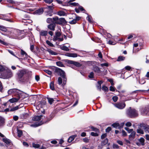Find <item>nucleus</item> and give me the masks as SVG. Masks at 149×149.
Masks as SVG:
<instances>
[{
	"instance_id": "obj_1",
	"label": "nucleus",
	"mask_w": 149,
	"mask_h": 149,
	"mask_svg": "<svg viewBox=\"0 0 149 149\" xmlns=\"http://www.w3.org/2000/svg\"><path fill=\"white\" fill-rule=\"evenodd\" d=\"M18 78L19 81L23 82L30 83V79L31 76V73L27 72L25 70L19 71L17 73Z\"/></svg>"
},
{
	"instance_id": "obj_2",
	"label": "nucleus",
	"mask_w": 149,
	"mask_h": 149,
	"mask_svg": "<svg viewBox=\"0 0 149 149\" xmlns=\"http://www.w3.org/2000/svg\"><path fill=\"white\" fill-rule=\"evenodd\" d=\"M13 76L12 71L10 69L6 67L4 71L2 72L0 78L4 79H8L11 78Z\"/></svg>"
},
{
	"instance_id": "obj_3",
	"label": "nucleus",
	"mask_w": 149,
	"mask_h": 149,
	"mask_svg": "<svg viewBox=\"0 0 149 149\" xmlns=\"http://www.w3.org/2000/svg\"><path fill=\"white\" fill-rule=\"evenodd\" d=\"M127 113L128 116L131 118H134L138 116V111L135 109L130 107L128 109Z\"/></svg>"
},
{
	"instance_id": "obj_4",
	"label": "nucleus",
	"mask_w": 149,
	"mask_h": 149,
	"mask_svg": "<svg viewBox=\"0 0 149 149\" xmlns=\"http://www.w3.org/2000/svg\"><path fill=\"white\" fill-rule=\"evenodd\" d=\"M8 93L10 95L13 94L14 95H20L24 93L22 91L16 88L10 89L8 91Z\"/></svg>"
},
{
	"instance_id": "obj_5",
	"label": "nucleus",
	"mask_w": 149,
	"mask_h": 149,
	"mask_svg": "<svg viewBox=\"0 0 149 149\" xmlns=\"http://www.w3.org/2000/svg\"><path fill=\"white\" fill-rule=\"evenodd\" d=\"M54 72L63 78L64 81H66V79L65 77V72L63 70L58 68L56 67L54 69Z\"/></svg>"
},
{
	"instance_id": "obj_6",
	"label": "nucleus",
	"mask_w": 149,
	"mask_h": 149,
	"mask_svg": "<svg viewBox=\"0 0 149 149\" xmlns=\"http://www.w3.org/2000/svg\"><path fill=\"white\" fill-rule=\"evenodd\" d=\"M116 107L120 109H122L125 107L126 105L125 103L118 102L113 104Z\"/></svg>"
},
{
	"instance_id": "obj_7",
	"label": "nucleus",
	"mask_w": 149,
	"mask_h": 149,
	"mask_svg": "<svg viewBox=\"0 0 149 149\" xmlns=\"http://www.w3.org/2000/svg\"><path fill=\"white\" fill-rule=\"evenodd\" d=\"M149 111V109L148 107H146L144 109H142L140 110L141 114L142 115H149L148 114Z\"/></svg>"
},
{
	"instance_id": "obj_8",
	"label": "nucleus",
	"mask_w": 149,
	"mask_h": 149,
	"mask_svg": "<svg viewBox=\"0 0 149 149\" xmlns=\"http://www.w3.org/2000/svg\"><path fill=\"white\" fill-rule=\"evenodd\" d=\"M139 127L144 130L145 132H149V126L144 124H141Z\"/></svg>"
},
{
	"instance_id": "obj_9",
	"label": "nucleus",
	"mask_w": 149,
	"mask_h": 149,
	"mask_svg": "<svg viewBox=\"0 0 149 149\" xmlns=\"http://www.w3.org/2000/svg\"><path fill=\"white\" fill-rule=\"evenodd\" d=\"M56 24L55 23H51L48 25L47 27L48 29L52 31H54Z\"/></svg>"
},
{
	"instance_id": "obj_10",
	"label": "nucleus",
	"mask_w": 149,
	"mask_h": 149,
	"mask_svg": "<svg viewBox=\"0 0 149 149\" xmlns=\"http://www.w3.org/2000/svg\"><path fill=\"white\" fill-rule=\"evenodd\" d=\"M68 63L69 64H73L78 67H80L81 65V64L79 63L72 60H68Z\"/></svg>"
},
{
	"instance_id": "obj_11",
	"label": "nucleus",
	"mask_w": 149,
	"mask_h": 149,
	"mask_svg": "<svg viewBox=\"0 0 149 149\" xmlns=\"http://www.w3.org/2000/svg\"><path fill=\"white\" fill-rule=\"evenodd\" d=\"M93 70L98 75H100L102 74V72L100 68L97 67L96 66L94 67L93 68Z\"/></svg>"
},
{
	"instance_id": "obj_12",
	"label": "nucleus",
	"mask_w": 149,
	"mask_h": 149,
	"mask_svg": "<svg viewBox=\"0 0 149 149\" xmlns=\"http://www.w3.org/2000/svg\"><path fill=\"white\" fill-rule=\"evenodd\" d=\"M135 135L136 132L135 131L132 132V133L129 136V139L130 141L133 140L135 138Z\"/></svg>"
},
{
	"instance_id": "obj_13",
	"label": "nucleus",
	"mask_w": 149,
	"mask_h": 149,
	"mask_svg": "<svg viewBox=\"0 0 149 149\" xmlns=\"http://www.w3.org/2000/svg\"><path fill=\"white\" fill-rule=\"evenodd\" d=\"M42 116H36L32 118V120L33 121H37L41 120V118L42 117Z\"/></svg>"
},
{
	"instance_id": "obj_14",
	"label": "nucleus",
	"mask_w": 149,
	"mask_h": 149,
	"mask_svg": "<svg viewBox=\"0 0 149 149\" xmlns=\"http://www.w3.org/2000/svg\"><path fill=\"white\" fill-rule=\"evenodd\" d=\"M20 95H18V97L17 98H13L11 99H10L9 101L11 103H13L15 102H17L20 99Z\"/></svg>"
},
{
	"instance_id": "obj_15",
	"label": "nucleus",
	"mask_w": 149,
	"mask_h": 149,
	"mask_svg": "<svg viewBox=\"0 0 149 149\" xmlns=\"http://www.w3.org/2000/svg\"><path fill=\"white\" fill-rule=\"evenodd\" d=\"M58 24L61 25L63 24H65L67 23V21L64 18H59Z\"/></svg>"
},
{
	"instance_id": "obj_16",
	"label": "nucleus",
	"mask_w": 149,
	"mask_h": 149,
	"mask_svg": "<svg viewBox=\"0 0 149 149\" xmlns=\"http://www.w3.org/2000/svg\"><path fill=\"white\" fill-rule=\"evenodd\" d=\"M65 55L68 57H76L77 56V54L76 53H67L65 54Z\"/></svg>"
},
{
	"instance_id": "obj_17",
	"label": "nucleus",
	"mask_w": 149,
	"mask_h": 149,
	"mask_svg": "<svg viewBox=\"0 0 149 149\" xmlns=\"http://www.w3.org/2000/svg\"><path fill=\"white\" fill-rule=\"evenodd\" d=\"M47 31L44 30L40 31L39 33L40 36H47Z\"/></svg>"
},
{
	"instance_id": "obj_18",
	"label": "nucleus",
	"mask_w": 149,
	"mask_h": 149,
	"mask_svg": "<svg viewBox=\"0 0 149 149\" xmlns=\"http://www.w3.org/2000/svg\"><path fill=\"white\" fill-rule=\"evenodd\" d=\"M53 23H55V24H59V18L58 17H53Z\"/></svg>"
},
{
	"instance_id": "obj_19",
	"label": "nucleus",
	"mask_w": 149,
	"mask_h": 149,
	"mask_svg": "<svg viewBox=\"0 0 149 149\" xmlns=\"http://www.w3.org/2000/svg\"><path fill=\"white\" fill-rule=\"evenodd\" d=\"M44 11L42 8H40L36 10L35 12V13L37 15H40L42 14Z\"/></svg>"
},
{
	"instance_id": "obj_20",
	"label": "nucleus",
	"mask_w": 149,
	"mask_h": 149,
	"mask_svg": "<svg viewBox=\"0 0 149 149\" xmlns=\"http://www.w3.org/2000/svg\"><path fill=\"white\" fill-rule=\"evenodd\" d=\"M47 51L52 55H56L58 54L57 53L55 52L50 49H47Z\"/></svg>"
},
{
	"instance_id": "obj_21",
	"label": "nucleus",
	"mask_w": 149,
	"mask_h": 149,
	"mask_svg": "<svg viewBox=\"0 0 149 149\" xmlns=\"http://www.w3.org/2000/svg\"><path fill=\"white\" fill-rule=\"evenodd\" d=\"M7 67L0 65V76Z\"/></svg>"
},
{
	"instance_id": "obj_22",
	"label": "nucleus",
	"mask_w": 149,
	"mask_h": 149,
	"mask_svg": "<svg viewBox=\"0 0 149 149\" xmlns=\"http://www.w3.org/2000/svg\"><path fill=\"white\" fill-rule=\"evenodd\" d=\"M46 122L43 121L42 123H35L34 124H32L31 125V126L32 127H38L41 125H42V123H46Z\"/></svg>"
},
{
	"instance_id": "obj_23",
	"label": "nucleus",
	"mask_w": 149,
	"mask_h": 149,
	"mask_svg": "<svg viewBox=\"0 0 149 149\" xmlns=\"http://www.w3.org/2000/svg\"><path fill=\"white\" fill-rule=\"evenodd\" d=\"M4 123V119L3 117L0 116V127L3 126Z\"/></svg>"
},
{
	"instance_id": "obj_24",
	"label": "nucleus",
	"mask_w": 149,
	"mask_h": 149,
	"mask_svg": "<svg viewBox=\"0 0 149 149\" xmlns=\"http://www.w3.org/2000/svg\"><path fill=\"white\" fill-rule=\"evenodd\" d=\"M125 59V57L121 56H119L117 59V61H124Z\"/></svg>"
},
{
	"instance_id": "obj_25",
	"label": "nucleus",
	"mask_w": 149,
	"mask_h": 149,
	"mask_svg": "<svg viewBox=\"0 0 149 149\" xmlns=\"http://www.w3.org/2000/svg\"><path fill=\"white\" fill-rule=\"evenodd\" d=\"M76 136L74 135H72L70 136L68 139V141L69 142H71L72 141H73Z\"/></svg>"
},
{
	"instance_id": "obj_26",
	"label": "nucleus",
	"mask_w": 149,
	"mask_h": 149,
	"mask_svg": "<svg viewBox=\"0 0 149 149\" xmlns=\"http://www.w3.org/2000/svg\"><path fill=\"white\" fill-rule=\"evenodd\" d=\"M58 14L60 16H63L66 15V13L64 11H60L58 12Z\"/></svg>"
},
{
	"instance_id": "obj_27",
	"label": "nucleus",
	"mask_w": 149,
	"mask_h": 149,
	"mask_svg": "<svg viewBox=\"0 0 149 149\" xmlns=\"http://www.w3.org/2000/svg\"><path fill=\"white\" fill-rule=\"evenodd\" d=\"M0 30L4 32L7 31V29L5 27L1 25H0Z\"/></svg>"
},
{
	"instance_id": "obj_28",
	"label": "nucleus",
	"mask_w": 149,
	"mask_h": 149,
	"mask_svg": "<svg viewBox=\"0 0 149 149\" xmlns=\"http://www.w3.org/2000/svg\"><path fill=\"white\" fill-rule=\"evenodd\" d=\"M50 88L52 90H54V83L53 81L51 82L50 84Z\"/></svg>"
},
{
	"instance_id": "obj_29",
	"label": "nucleus",
	"mask_w": 149,
	"mask_h": 149,
	"mask_svg": "<svg viewBox=\"0 0 149 149\" xmlns=\"http://www.w3.org/2000/svg\"><path fill=\"white\" fill-rule=\"evenodd\" d=\"M61 49L63 50L66 51H68L69 50V49L67 47L65 46H63L61 47Z\"/></svg>"
},
{
	"instance_id": "obj_30",
	"label": "nucleus",
	"mask_w": 149,
	"mask_h": 149,
	"mask_svg": "<svg viewBox=\"0 0 149 149\" xmlns=\"http://www.w3.org/2000/svg\"><path fill=\"white\" fill-rule=\"evenodd\" d=\"M56 64L58 66H59V67H64V65L63 64V63L60 61H57V62H56Z\"/></svg>"
},
{
	"instance_id": "obj_31",
	"label": "nucleus",
	"mask_w": 149,
	"mask_h": 149,
	"mask_svg": "<svg viewBox=\"0 0 149 149\" xmlns=\"http://www.w3.org/2000/svg\"><path fill=\"white\" fill-rule=\"evenodd\" d=\"M6 16L5 15H3L0 16V19H3L9 22H11L10 19H6L5 18Z\"/></svg>"
},
{
	"instance_id": "obj_32",
	"label": "nucleus",
	"mask_w": 149,
	"mask_h": 149,
	"mask_svg": "<svg viewBox=\"0 0 149 149\" xmlns=\"http://www.w3.org/2000/svg\"><path fill=\"white\" fill-rule=\"evenodd\" d=\"M102 83V82L101 81H99L98 82V85L97 86V88L100 91L101 89V84Z\"/></svg>"
},
{
	"instance_id": "obj_33",
	"label": "nucleus",
	"mask_w": 149,
	"mask_h": 149,
	"mask_svg": "<svg viewBox=\"0 0 149 149\" xmlns=\"http://www.w3.org/2000/svg\"><path fill=\"white\" fill-rule=\"evenodd\" d=\"M3 140L7 144H10V140L7 139L3 138Z\"/></svg>"
},
{
	"instance_id": "obj_34",
	"label": "nucleus",
	"mask_w": 149,
	"mask_h": 149,
	"mask_svg": "<svg viewBox=\"0 0 149 149\" xmlns=\"http://www.w3.org/2000/svg\"><path fill=\"white\" fill-rule=\"evenodd\" d=\"M139 141L141 143V144L142 146H143L144 145V139L142 137L139 140Z\"/></svg>"
},
{
	"instance_id": "obj_35",
	"label": "nucleus",
	"mask_w": 149,
	"mask_h": 149,
	"mask_svg": "<svg viewBox=\"0 0 149 149\" xmlns=\"http://www.w3.org/2000/svg\"><path fill=\"white\" fill-rule=\"evenodd\" d=\"M143 129L140 127V128L137 130V132L141 134H143L144 132Z\"/></svg>"
},
{
	"instance_id": "obj_36",
	"label": "nucleus",
	"mask_w": 149,
	"mask_h": 149,
	"mask_svg": "<svg viewBox=\"0 0 149 149\" xmlns=\"http://www.w3.org/2000/svg\"><path fill=\"white\" fill-rule=\"evenodd\" d=\"M53 18H48L47 19L46 22L48 24H50L51 23H53Z\"/></svg>"
},
{
	"instance_id": "obj_37",
	"label": "nucleus",
	"mask_w": 149,
	"mask_h": 149,
	"mask_svg": "<svg viewBox=\"0 0 149 149\" xmlns=\"http://www.w3.org/2000/svg\"><path fill=\"white\" fill-rule=\"evenodd\" d=\"M112 126L116 128L118 127V128H120L119 124L118 123H114L112 124Z\"/></svg>"
},
{
	"instance_id": "obj_38",
	"label": "nucleus",
	"mask_w": 149,
	"mask_h": 149,
	"mask_svg": "<svg viewBox=\"0 0 149 149\" xmlns=\"http://www.w3.org/2000/svg\"><path fill=\"white\" fill-rule=\"evenodd\" d=\"M17 132L18 136L19 137H21L22 134V131L21 130H18Z\"/></svg>"
},
{
	"instance_id": "obj_39",
	"label": "nucleus",
	"mask_w": 149,
	"mask_h": 149,
	"mask_svg": "<svg viewBox=\"0 0 149 149\" xmlns=\"http://www.w3.org/2000/svg\"><path fill=\"white\" fill-rule=\"evenodd\" d=\"M61 30H58L55 32V35L56 37H59L61 35V33L60 32Z\"/></svg>"
},
{
	"instance_id": "obj_40",
	"label": "nucleus",
	"mask_w": 149,
	"mask_h": 149,
	"mask_svg": "<svg viewBox=\"0 0 149 149\" xmlns=\"http://www.w3.org/2000/svg\"><path fill=\"white\" fill-rule=\"evenodd\" d=\"M46 43L49 46L52 47H54V45L51 43L49 41L47 40L46 41Z\"/></svg>"
},
{
	"instance_id": "obj_41",
	"label": "nucleus",
	"mask_w": 149,
	"mask_h": 149,
	"mask_svg": "<svg viewBox=\"0 0 149 149\" xmlns=\"http://www.w3.org/2000/svg\"><path fill=\"white\" fill-rule=\"evenodd\" d=\"M47 99L48 100V101L49 103L50 104H52L53 101H54V100L53 98H50L49 97H47Z\"/></svg>"
},
{
	"instance_id": "obj_42",
	"label": "nucleus",
	"mask_w": 149,
	"mask_h": 149,
	"mask_svg": "<svg viewBox=\"0 0 149 149\" xmlns=\"http://www.w3.org/2000/svg\"><path fill=\"white\" fill-rule=\"evenodd\" d=\"M32 146L33 147L36 148H38L40 147V146L39 144H36L34 143H32Z\"/></svg>"
},
{
	"instance_id": "obj_43",
	"label": "nucleus",
	"mask_w": 149,
	"mask_h": 149,
	"mask_svg": "<svg viewBox=\"0 0 149 149\" xmlns=\"http://www.w3.org/2000/svg\"><path fill=\"white\" fill-rule=\"evenodd\" d=\"M44 71L50 75H51L52 74V72L48 69L45 70Z\"/></svg>"
},
{
	"instance_id": "obj_44",
	"label": "nucleus",
	"mask_w": 149,
	"mask_h": 149,
	"mask_svg": "<svg viewBox=\"0 0 149 149\" xmlns=\"http://www.w3.org/2000/svg\"><path fill=\"white\" fill-rule=\"evenodd\" d=\"M19 106H16L15 107H13V108L11 109H10V111H15L19 109Z\"/></svg>"
},
{
	"instance_id": "obj_45",
	"label": "nucleus",
	"mask_w": 149,
	"mask_h": 149,
	"mask_svg": "<svg viewBox=\"0 0 149 149\" xmlns=\"http://www.w3.org/2000/svg\"><path fill=\"white\" fill-rule=\"evenodd\" d=\"M77 23V21L76 19H74L72 20V21H70L69 22V23L71 24H75Z\"/></svg>"
},
{
	"instance_id": "obj_46",
	"label": "nucleus",
	"mask_w": 149,
	"mask_h": 149,
	"mask_svg": "<svg viewBox=\"0 0 149 149\" xmlns=\"http://www.w3.org/2000/svg\"><path fill=\"white\" fill-rule=\"evenodd\" d=\"M125 142L126 144L127 145H129L130 144H131V142L130 141V140H127L126 139H125Z\"/></svg>"
},
{
	"instance_id": "obj_47",
	"label": "nucleus",
	"mask_w": 149,
	"mask_h": 149,
	"mask_svg": "<svg viewBox=\"0 0 149 149\" xmlns=\"http://www.w3.org/2000/svg\"><path fill=\"white\" fill-rule=\"evenodd\" d=\"M58 84L59 85L61 84L62 82V78L60 77H58Z\"/></svg>"
},
{
	"instance_id": "obj_48",
	"label": "nucleus",
	"mask_w": 149,
	"mask_h": 149,
	"mask_svg": "<svg viewBox=\"0 0 149 149\" xmlns=\"http://www.w3.org/2000/svg\"><path fill=\"white\" fill-rule=\"evenodd\" d=\"M112 99L113 101L116 102L117 101L118 98V97L116 96H114L113 97Z\"/></svg>"
},
{
	"instance_id": "obj_49",
	"label": "nucleus",
	"mask_w": 149,
	"mask_h": 149,
	"mask_svg": "<svg viewBox=\"0 0 149 149\" xmlns=\"http://www.w3.org/2000/svg\"><path fill=\"white\" fill-rule=\"evenodd\" d=\"M91 135L93 136H96L98 135V134L94 132H92L91 133Z\"/></svg>"
},
{
	"instance_id": "obj_50",
	"label": "nucleus",
	"mask_w": 149,
	"mask_h": 149,
	"mask_svg": "<svg viewBox=\"0 0 149 149\" xmlns=\"http://www.w3.org/2000/svg\"><path fill=\"white\" fill-rule=\"evenodd\" d=\"M28 17H26V19H23L22 20V21L23 22H24V23H26V22H29L28 21H29V20L28 19Z\"/></svg>"
},
{
	"instance_id": "obj_51",
	"label": "nucleus",
	"mask_w": 149,
	"mask_h": 149,
	"mask_svg": "<svg viewBox=\"0 0 149 149\" xmlns=\"http://www.w3.org/2000/svg\"><path fill=\"white\" fill-rule=\"evenodd\" d=\"M100 66L102 67L104 66L108 67V64L107 63H102L100 64Z\"/></svg>"
},
{
	"instance_id": "obj_52",
	"label": "nucleus",
	"mask_w": 149,
	"mask_h": 149,
	"mask_svg": "<svg viewBox=\"0 0 149 149\" xmlns=\"http://www.w3.org/2000/svg\"><path fill=\"white\" fill-rule=\"evenodd\" d=\"M52 10H50L47 11V15H49V16H51L52 15Z\"/></svg>"
},
{
	"instance_id": "obj_53",
	"label": "nucleus",
	"mask_w": 149,
	"mask_h": 149,
	"mask_svg": "<svg viewBox=\"0 0 149 149\" xmlns=\"http://www.w3.org/2000/svg\"><path fill=\"white\" fill-rule=\"evenodd\" d=\"M87 19L90 22H92V19L91 17L90 16H88L87 17Z\"/></svg>"
},
{
	"instance_id": "obj_54",
	"label": "nucleus",
	"mask_w": 149,
	"mask_h": 149,
	"mask_svg": "<svg viewBox=\"0 0 149 149\" xmlns=\"http://www.w3.org/2000/svg\"><path fill=\"white\" fill-rule=\"evenodd\" d=\"M88 77L91 78H93L94 77V73L93 72H91L90 74Z\"/></svg>"
},
{
	"instance_id": "obj_55",
	"label": "nucleus",
	"mask_w": 149,
	"mask_h": 149,
	"mask_svg": "<svg viewBox=\"0 0 149 149\" xmlns=\"http://www.w3.org/2000/svg\"><path fill=\"white\" fill-rule=\"evenodd\" d=\"M53 6H47L46 8L50 10H52L54 8V7H53Z\"/></svg>"
},
{
	"instance_id": "obj_56",
	"label": "nucleus",
	"mask_w": 149,
	"mask_h": 149,
	"mask_svg": "<svg viewBox=\"0 0 149 149\" xmlns=\"http://www.w3.org/2000/svg\"><path fill=\"white\" fill-rule=\"evenodd\" d=\"M91 128L93 131L95 132H97L98 130L97 128H95L93 126L91 127Z\"/></svg>"
},
{
	"instance_id": "obj_57",
	"label": "nucleus",
	"mask_w": 149,
	"mask_h": 149,
	"mask_svg": "<svg viewBox=\"0 0 149 149\" xmlns=\"http://www.w3.org/2000/svg\"><path fill=\"white\" fill-rule=\"evenodd\" d=\"M113 148H119V146L117 144H113Z\"/></svg>"
},
{
	"instance_id": "obj_58",
	"label": "nucleus",
	"mask_w": 149,
	"mask_h": 149,
	"mask_svg": "<svg viewBox=\"0 0 149 149\" xmlns=\"http://www.w3.org/2000/svg\"><path fill=\"white\" fill-rule=\"evenodd\" d=\"M111 128L110 127H108L106 129V131L107 132H109L111 130Z\"/></svg>"
},
{
	"instance_id": "obj_59",
	"label": "nucleus",
	"mask_w": 149,
	"mask_h": 149,
	"mask_svg": "<svg viewBox=\"0 0 149 149\" xmlns=\"http://www.w3.org/2000/svg\"><path fill=\"white\" fill-rule=\"evenodd\" d=\"M102 89L105 91H106L108 89V88L106 86H104L102 87Z\"/></svg>"
},
{
	"instance_id": "obj_60",
	"label": "nucleus",
	"mask_w": 149,
	"mask_h": 149,
	"mask_svg": "<svg viewBox=\"0 0 149 149\" xmlns=\"http://www.w3.org/2000/svg\"><path fill=\"white\" fill-rule=\"evenodd\" d=\"M45 2L48 3H50L53 1V0H45Z\"/></svg>"
},
{
	"instance_id": "obj_61",
	"label": "nucleus",
	"mask_w": 149,
	"mask_h": 149,
	"mask_svg": "<svg viewBox=\"0 0 149 149\" xmlns=\"http://www.w3.org/2000/svg\"><path fill=\"white\" fill-rule=\"evenodd\" d=\"M125 68L126 70L130 71L131 70V68L129 66H127L125 67Z\"/></svg>"
},
{
	"instance_id": "obj_62",
	"label": "nucleus",
	"mask_w": 149,
	"mask_h": 149,
	"mask_svg": "<svg viewBox=\"0 0 149 149\" xmlns=\"http://www.w3.org/2000/svg\"><path fill=\"white\" fill-rule=\"evenodd\" d=\"M110 90L111 91H115V88L112 86H111L110 87Z\"/></svg>"
},
{
	"instance_id": "obj_63",
	"label": "nucleus",
	"mask_w": 149,
	"mask_h": 149,
	"mask_svg": "<svg viewBox=\"0 0 149 149\" xmlns=\"http://www.w3.org/2000/svg\"><path fill=\"white\" fill-rule=\"evenodd\" d=\"M0 43L1 44H3V45H6L7 44L5 42H4L3 40H1L0 39Z\"/></svg>"
},
{
	"instance_id": "obj_64",
	"label": "nucleus",
	"mask_w": 149,
	"mask_h": 149,
	"mask_svg": "<svg viewBox=\"0 0 149 149\" xmlns=\"http://www.w3.org/2000/svg\"><path fill=\"white\" fill-rule=\"evenodd\" d=\"M125 125L127 127H130L132 125V123L130 122H128L126 123Z\"/></svg>"
}]
</instances>
